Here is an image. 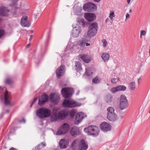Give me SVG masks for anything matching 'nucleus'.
<instances>
[{
  "label": "nucleus",
  "mask_w": 150,
  "mask_h": 150,
  "mask_svg": "<svg viewBox=\"0 0 150 150\" xmlns=\"http://www.w3.org/2000/svg\"><path fill=\"white\" fill-rule=\"evenodd\" d=\"M101 57L104 62H106L109 60L110 55L109 53L105 52L102 54Z\"/></svg>",
  "instance_id": "a878e982"
},
{
  "label": "nucleus",
  "mask_w": 150,
  "mask_h": 150,
  "mask_svg": "<svg viewBox=\"0 0 150 150\" xmlns=\"http://www.w3.org/2000/svg\"><path fill=\"white\" fill-rule=\"evenodd\" d=\"M33 35H31L30 36V38L29 39L30 40H31L33 38Z\"/></svg>",
  "instance_id": "8fccbe9b"
},
{
  "label": "nucleus",
  "mask_w": 150,
  "mask_h": 150,
  "mask_svg": "<svg viewBox=\"0 0 150 150\" xmlns=\"http://www.w3.org/2000/svg\"><path fill=\"white\" fill-rule=\"evenodd\" d=\"M109 20V19L108 18H107L106 20V21H105V22L106 23H107L108 21Z\"/></svg>",
  "instance_id": "052dcab7"
},
{
  "label": "nucleus",
  "mask_w": 150,
  "mask_h": 150,
  "mask_svg": "<svg viewBox=\"0 0 150 150\" xmlns=\"http://www.w3.org/2000/svg\"><path fill=\"white\" fill-rule=\"evenodd\" d=\"M80 58L85 62L88 63L90 62V57L87 54H82L80 55Z\"/></svg>",
  "instance_id": "b1692460"
},
{
  "label": "nucleus",
  "mask_w": 150,
  "mask_h": 150,
  "mask_svg": "<svg viewBox=\"0 0 150 150\" xmlns=\"http://www.w3.org/2000/svg\"><path fill=\"white\" fill-rule=\"evenodd\" d=\"M65 66L64 65H61L57 69L56 71V74L57 78H59L63 75L64 73Z\"/></svg>",
  "instance_id": "1a4fd4ad"
},
{
  "label": "nucleus",
  "mask_w": 150,
  "mask_h": 150,
  "mask_svg": "<svg viewBox=\"0 0 150 150\" xmlns=\"http://www.w3.org/2000/svg\"><path fill=\"white\" fill-rule=\"evenodd\" d=\"M48 96L46 94L44 93L39 98L38 104L40 105H42L46 102L48 99Z\"/></svg>",
  "instance_id": "f8f14e48"
},
{
  "label": "nucleus",
  "mask_w": 150,
  "mask_h": 150,
  "mask_svg": "<svg viewBox=\"0 0 150 150\" xmlns=\"http://www.w3.org/2000/svg\"><path fill=\"white\" fill-rule=\"evenodd\" d=\"M85 44H86V46H89L90 45V44L89 43H86Z\"/></svg>",
  "instance_id": "3c124183"
},
{
  "label": "nucleus",
  "mask_w": 150,
  "mask_h": 150,
  "mask_svg": "<svg viewBox=\"0 0 150 150\" xmlns=\"http://www.w3.org/2000/svg\"><path fill=\"white\" fill-rule=\"evenodd\" d=\"M9 150H17L16 149L13 148V147H12V148H10V149H9Z\"/></svg>",
  "instance_id": "09e8293b"
},
{
  "label": "nucleus",
  "mask_w": 150,
  "mask_h": 150,
  "mask_svg": "<svg viewBox=\"0 0 150 150\" xmlns=\"http://www.w3.org/2000/svg\"><path fill=\"white\" fill-rule=\"evenodd\" d=\"M62 96L65 98H67L71 97L72 95L73 90L69 88H64L62 89L61 91Z\"/></svg>",
  "instance_id": "39448f33"
},
{
  "label": "nucleus",
  "mask_w": 150,
  "mask_h": 150,
  "mask_svg": "<svg viewBox=\"0 0 150 150\" xmlns=\"http://www.w3.org/2000/svg\"><path fill=\"white\" fill-rule=\"evenodd\" d=\"M141 80V78H139L138 79V84H139V82L140 81V80Z\"/></svg>",
  "instance_id": "603ef678"
},
{
  "label": "nucleus",
  "mask_w": 150,
  "mask_h": 150,
  "mask_svg": "<svg viewBox=\"0 0 150 150\" xmlns=\"http://www.w3.org/2000/svg\"><path fill=\"white\" fill-rule=\"evenodd\" d=\"M149 55H150V48L149 49Z\"/></svg>",
  "instance_id": "680f3d73"
},
{
  "label": "nucleus",
  "mask_w": 150,
  "mask_h": 150,
  "mask_svg": "<svg viewBox=\"0 0 150 150\" xmlns=\"http://www.w3.org/2000/svg\"><path fill=\"white\" fill-rule=\"evenodd\" d=\"M84 17L89 21H91L96 19V17L95 15L92 13H86L84 14Z\"/></svg>",
  "instance_id": "ddd939ff"
},
{
  "label": "nucleus",
  "mask_w": 150,
  "mask_h": 150,
  "mask_svg": "<svg viewBox=\"0 0 150 150\" xmlns=\"http://www.w3.org/2000/svg\"><path fill=\"white\" fill-rule=\"evenodd\" d=\"M19 122L21 123H25V119L23 118L22 120H20Z\"/></svg>",
  "instance_id": "de8ad7c7"
},
{
  "label": "nucleus",
  "mask_w": 150,
  "mask_h": 150,
  "mask_svg": "<svg viewBox=\"0 0 150 150\" xmlns=\"http://www.w3.org/2000/svg\"><path fill=\"white\" fill-rule=\"evenodd\" d=\"M100 80L97 77L93 78L92 80L93 82L95 83H99L100 82Z\"/></svg>",
  "instance_id": "4c0bfd02"
},
{
  "label": "nucleus",
  "mask_w": 150,
  "mask_h": 150,
  "mask_svg": "<svg viewBox=\"0 0 150 150\" xmlns=\"http://www.w3.org/2000/svg\"><path fill=\"white\" fill-rule=\"evenodd\" d=\"M37 116L40 118H44L49 117L51 115V111L48 109L41 108L36 111Z\"/></svg>",
  "instance_id": "f257e3e1"
},
{
  "label": "nucleus",
  "mask_w": 150,
  "mask_h": 150,
  "mask_svg": "<svg viewBox=\"0 0 150 150\" xmlns=\"http://www.w3.org/2000/svg\"><path fill=\"white\" fill-rule=\"evenodd\" d=\"M108 111L107 115L115 113L114 108L112 107H109L107 109Z\"/></svg>",
  "instance_id": "473e14b6"
},
{
  "label": "nucleus",
  "mask_w": 150,
  "mask_h": 150,
  "mask_svg": "<svg viewBox=\"0 0 150 150\" xmlns=\"http://www.w3.org/2000/svg\"><path fill=\"white\" fill-rule=\"evenodd\" d=\"M98 29V25L97 23H93L90 24L88 27V31L87 35L89 37H92L94 36L97 33Z\"/></svg>",
  "instance_id": "7ed1b4c3"
},
{
  "label": "nucleus",
  "mask_w": 150,
  "mask_h": 150,
  "mask_svg": "<svg viewBox=\"0 0 150 150\" xmlns=\"http://www.w3.org/2000/svg\"><path fill=\"white\" fill-rule=\"evenodd\" d=\"M9 111L8 110H6V113H8L9 112Z\"/></svg>",
  "instance_id": "13d9d810"
},
{
  "label": "nucleus",
  "mask_w": 150,
  "mask_h": 150,
  "mask_svg": "<svg viewBox=\"0 0 150 150\" xmlns=\"http://www.w3.org/2000/svg\"><path fill=\"white\" fill-rule=\"evenodd\" d=\"M88 41L87 40H85V38H84L82 41L80 42V44L81 46H83L85 45L86 42Z\"/></svg>",
  "instance_id": "58836bf2"
},
{
  "label": "nucleus",
  "mask_w": 150,
  "mask_h": 150,
  "mask_svg": "<svg viewBox=\"0 0 150 150\" xmlns=\"http://www.w3.org/2000/svg\"><path fill=\"white\" fill-rule=\"evenodd\" d=\"M107 119L110 121L114 122L116 121L117 119V115L115 113L107 115Z\"/></svg>",
  "instance_id": "393cba45"
},
{
  "label": "nucleus",
  "mask_w": 150,
  "mask_h": 150,
  "mask_svg": "<svg viewBox=\"0 0 150 150\" xmlns=\"http://www.w3.org/2000/svg\"><path fill=\"white\" fill-rule=\"evenodd\" d=\"M84 118L83 112H80L77 113L76 116L75 123L76 125H78Z\"/></svg>",
  "instance_id": "4468645a"
},
{
  "label": "nucleus",
  "mask_w": 150,
  "mask_h": 150,
  "mask_svg": "<svg viewBox=\"0 0 150 150\" xmlns=\"http://www.w3.org/2000/svg\"><path fill=\"white\" fill-rule=\"evenodd\" d=\"M130 17V16L129 14L128 13H127L126 15V19L125 21L127 20Z\"/></svg>",
  "instance_id": "49530a36"
},
{
  "label": "nucleus",
  "mask_w": 150,
  "mask_h": 150,
  "mask_svg": "<svg viewBox=\"0 0 150 150\" xmlns=\"http://www.w3.org/2000/svg\"><path fill=\"white\" fill-rule=\"evenodd\" d=\"M68 111L66 109L60 111L58 114V118L63 120L68 115Z\"/></svg>",
  "instance_id": "2eb2a0df"
},
{
  "label": "nucleus",
  "mask_w": 150,
  "mask_h": 150,
  "mask_svg": "<svg viewBox=\"0 0 150 150\" xmlns=\"http://www.w3.org/2000/svg\"><path fill=\"white\" fill-rule=\"evenodd\" d=\"M146 32L145 30H142L141 31L140 33V38H142V35L144 36L146 35Z\"/></svg>",
  "instance_id": "37998d69"
},
{
  "label": "nucleus",
  "mask_w": 150,
  "mask_h": 150,
  "mask_svg": "<svg viewBox=\"0 0 150 150\" xmlns=\"http://www.w3.org/2000/svg\"><path fill=\"white\" fill-rule=\"evenodd\" d=\"M59 97L57 94L54 93L51 94L50 96V100L53 103H56L59 99Z\"/></svg>",
  "instance_id": "6ab92c4d"
},
{
  "label": "nucleus",
  "mask_w": 150,
  "mask_h": 150,
  "mask_svg": "<svg viewBox=\"0 0 150 150\" xmlns=\"http://www.w3.org/2000/svg\"><path fill=\"white\" fill-rule=\"evenodd\" d=\"M130 0H127V2L128 3V4H129L130 3Z\"/></svg>",
  "instance_id": "5fc2aeb1"
},
{
  "label": "nucleus",
  "mask_w": 150,
  "mask_h": 150,
  "mask_svg": "<svg viewBox=\"0 0 150 150\" xmlns=\"http://www.w3.org/2000/svg\"><path fill=\"white\" fill-rule=\"evenodd\" d=\"M69 129V125L66 123L63 124L58 129L56 134L57 135H61L67 133Z\"/></svg>",
  "instance_id": "423d86ee"
},
{
  "label": "nucleus",
  "mask_w": 150,
  "mask_h": 150,
  "mask_svg": "<svg viewBox=\"0 0 150 150\" xmlns=\"http://www.w3.org/2000/svg\"><path fill=\"white\" fill-rule=\"evenodd\" d=\"M126 89V87L124 86L120 85L117 86L116 87H114L110 89V91L113 93H115L117 91H125Z\"/></svg>",
  "instance_id": "f3484780"
},
{
  "label": "nucleus",
  "mask_w": 150,
  "mask_h": 150,
  "mask_svg": "<svg viewBox=\"0 0 150 150\" xmlns=\"http://www.w3.org/2000/svg\"><path fill=\"white\" fill-rule=\"evenodd\" d=\"M93 0L96 2H99L100 1V0Z\"/></svg>",
  "instance_id": "4d7b16f0"
},
{
  "label": "nucleus",
  "mask_w": 150,
  "mask_h": 150,
  "mask_svg": "<svg viewBox=\"0 0 150 150\" xmlns=\"http://www.w3.org/2000/svg\"><path fill=\"white\" fill-rule=\"evenodd\" d=\"M86 74L87 76H89L90 75L88 74V72H87V71L86 70Z\"/></svg>",
  "instance_id": "6e6d98bb"
},
{
  "label": "nucleus",
  "mask_w": 150,
  "mask_h": 150,
  "mask_svg": "<svg viewBox=\"0 0 150 150\" xmlns=\"http://www.w3.org/2000/svg\"><path fill=\"white\" fill-rule=\"evenodd\" d=\"M79 24L82 26L83 27H84L85 26V23L84 22V20L81 19L79 21Z\"/></svg>",
  "instance_id": "ea45409f"
},
{
  "label": "nucleus",
  "mask_w": 150,
  "mask_h": 150,
  "mask_svg": "<svg viewBox=\"0 0 150 150\" xmlns=\"http://www.w3.org/2000/svg\"><path fill=\"white\" fill-rule=\"evenodd\" d=\"M149 113H150V111H149Z\"/></svg>",
  "instance_id": "0e129e2a"
},
{
  "label": "nucleus",
  "mask_w": 150,
  "mask_h": 150,
  "mask_svg": "<svg viewBox=\"0 0 150 150\" xmlns=\"http://www.w3.org/2000/svg\"><path fill=\"white\" fill-rule=\"evenodd\" d=\"M10 97L8 95V92L6 90L4 94V103L7 105H11Z\"/></svg>",
  "instance_id": "5701e85b"
},
{
  "label": "nucleus",
  "mask_w": 150,
  "mask_h": 150,
  "mask_svg": "<svg viewBox=\"0 0 150 150\" xmlns=\"http://www.w3.org/2000/svg\"><path fill=\"white\" fill-rule=\"evenodd\" d=\"M75 69L77 72H80L82 69L81 64L79 61L75 62Z\"/></svg>",
  "instance_id": "bb28decb"
},
{
  "label": "nucleus",
  "mask_w": 150,
  "mask_h": 150,
  "mask_svg": "<svg viewBox=\"0 0 150 150\" xmlns=\"http://www.w3.org/2000/svg\"><path fill=\"white\" fill-rule=\"evenodd\" d=\"M31 33H33V30H32V31H31Z\"/></svg>",
  "instance_id": "e2e57ef3"
},
{
  "label": "nucleus",
  "mask_w": 150,
  "mask_h": 150,
  "mask_svg": "<svg viewBox=\"0 0 150 150\" xmlns=\"http://www.w3.org/2000/svg\"><path fill=\"white\" fill-rule=\"evenodd\" d=\"M136 85L135 82L132 81L129 83L128 88L130 90H134L136 88Z\"/></svg>",
  "instance_id": "c85d7f7f"
},
{
  "label": "nucleus",
  "mask_w": 150,
  "mask_h": 150,
  "mask_svg": "<svg viewBox=\"0 0 150 150\" xmlns=\"http://www.w3.org/2000/svg\"><path fill=\"white\" fill-rule=\"evenodd\" d=\"M5 34V31L3 30H0V38L3 36Z\"/></svg>",
  "instance_id": "c03bdc74"
},
{
  "label": "nucleus",
  "mask_w": 150,
  "mask_h": 150,
  "mask_svg": "<svg viewBox=\"0 0 150 150\" xmlns=\"http://www.w3.org/2000/svg\"><path fill=\"white\" fill-rule=\"evenodd\" d=\"M46 146V144L45 142H42L40 144H39L35 147V149H40Z\"/></svg>",
  "instance_id": "2f4dec72"
},
{
  "label": "nucleus",
  "mask_w": 150,
  "mask_h": 150,
  "mask_svg": "<svg viewBox=\"0 0 150 150\" xmlns=\"http://www.w3.org/2000/svg\"><path fill=\"white\" fill-rule=\"evenodd\" d=\"M28 17L26 16H23L21 20V24L23 27H29L30 25V23L28 20Z\"/></svg>",
  "instance_id": "9b49d317"
},
{
  "label": "nucleus",
  "mask_w": 150,
  "mask_h": 150,
  "mask_svg": "<svg viewBox=\"0 0 150 150\" xmlns=\"http://www.w3.org/2000/svg\"><path fill=\"white\" fill-rule=\"evenodd\" d=\"M101 129L104 132L109 131L111 129V125L105 122L102 123L100 125Z\"/></svg>",
  "instance_id": "9d476101"
},
{
  "label": "nucleus",
  "mask_w": 150,
  "mask_h": 150,
  "mask_svg": "<svg viewBox=\"0 0 150 150\" xmlns=\"http://www.w3.org/2000/svg\"><path fill=\"white\" fill-rule=\"evenodd\" d=\"M9 10L6 7L2 6L0 7V15L7 16L8 15Z\"/></svg>",
  "instance_id": "a211bd4d"
},
{
  "label": "nucleus",
  "mask_w": 150,
  "mask_h": 150,
  "mask_svg": "<svg viewBox=\"0 0 150 150\" xmlns=\"http://www.w3.org/2000/svg\"><path fill=\"white\" fill-rule=\"evenodd\" d=\"M81 30L79 27H75L72 30V35L74 37L76 38L78 36Z\"/></svg>",
  "instance_id": "412c9836"
},
{
  "label": "nucleus",
  "mask_w": 150,
  "mask_h": 150,
  "mask_svg": "<svg viewBox=\"0 0 150 150\" xmlns=\"http://www.w3.org/2000/svg\"><path fill=\"white\" fill-rule=\"evenodd\" d=\"M119 78L117 77L112 78L111 79V82L112 83L115 84L118 81Z\"/></svg>",
  "instance_id": "e433bc0d"
},
{
  "label": "nucleus",
  "mask_w": 150,
  "mask_h": 150,
  "mask_svg": "<svg viewBox=\"0 0 150 150\" xmlns=\"http://www.w3.org/2000/svg\"><path fill=\"white\" fill-rule=\"evenodd\" d=\"M102 41L103 43V47H105L106 46L107 44V42L106 40L105 39H103Z\"/></svg>",
  "instance_id": "79ce46f5"
},
{
  "label": "nucleus",
  "mask_w": 150,
  "mask_h": 150,
  "mask_svg": "<svg viewBox=\"0 0 150 150\" xmlns=\"http://www.w3.org/2000/svg\"><path fill=\"white\" fill-rule=\"evenodd\" d=\"M75 142L74 141L72 144L71 149L72 150H80L79 145L75 146Z\"/></svg>",
  "instance_id": "f704fd0d"
},
{
  "label": "nucleus",
  "mask_w": 150,
  "mask_h": 150,
  "mask_svg": "<svg viewBox=\"0 0 150 150\" xmlns=\"http://www.w3.org/2000/svg\"><path fill=\"white\" fill-rule=\"evenodd\" d=\"M120 107L121 109H124L128 106V103L126 97L123 95L120 96Z\"/></svg>",
  "instance_id": "0eeeda50"
},
{
  "label": "nucleus",
  "mask_w": 150,
  "mask_h": 150,
  "mask_svg": "<svg viewBox=\"0 0 150 150\" xmlns=\"http://www.w3.org/2000/svg\"><path fill=\"white\" fill-rule=\"evenodd\" d=\"M115 16V15L113 11H110L109 15V17L111 20H112V18Z\"/></svg>",
  "instance_id": "a19ab883"
},
{
  "label": "nucleus",
  "mask_w": 150,
  "mask_h": 150,
  "mask_svg": "<svg viewBox=\"0 0 150 150\" xmlns=\"http://www.w3.org/2000/svg\"><path fill=\"white\" fill-rule=\"evenodd\" d=\"M129 12L130 13H132V9H130L129 10Z\"/></svg>",
  "instance_id": "bf43d9fd"
},
{
  "label": "nucleus",
  "mask_w": 150,
  "mask_h": 150,
  "mask_svg": "<svg viewBox=\"0 0 150 150\" xmlns=\"http://www.w3.org/2000/svg\"><path fill=\"white\" fill-rule=\"evenodd\" d=\"M71 134L73 136L78 135L79 134V128L76 127H74L71 128L70 130Z\"/></svg>",
  "instance_id": "aec40b11"
},
{
  "label": "nucleus",
  "mask_w": 150,
  "mask_h": 150,
  "mask_svg": "<svg viewBox=\"0 0 150 150\" xmlns=\"http://www.w3.org/2000/svg\"><path fill=\"white\" fill-rule=\"evenodd\" d=\"M13 82L14 81L12 78L11 77H8L6 79L5 81V83L6 84L10 85L13 83Z\"/></svg>",
  "instance_id": "7c9ffc66"
},
{
  "label": "nucleus",
  "mask_w": 150,
  "mask_h": 150,
  "mask_svg": "<svg viewBox=\"0 0 150 150\" xmlns=\"http://www.w3.org/2000/svg\"><path fill=\"white\" fill-rule=\"evenodd\" d=\"M84 131L88 134L94 136L98 135L99 132V128L95 125H90L84 129Z\"/></svg>",
  "instance_id": "f03ea898"
},
{
  "label": "nucleus",
  "mask_w": 150,
  "mask_h": 150,
  "mask_svg": "<svg viewBox=\"0 0 150 150\" xmlns=\"http://www.w3.org/2000/svg\"><path fill=\"white\" fill-rule=\"evenodd\" d=\"M76 113V111L74 109L72 110L69 112V114L71 118H73L75 113Z\"/></svg>",
  "instance_id": "c9c22d12"
},
{
  "label": "nucleus",
  "mask_w": 150,
  "mask_h": 150,
  "mask_svg": "<svg viewBox=\"0 0 150 150\" xmlns=\"http://www.w3.org/2000/svg\"><path fill=\"white\" fill-rule=\"evenodd\" d=\"M58 118V116L56 113L52 115L51 117V120L52 122L56 121Z\"/></svg>",
  "instance_id": "72a5a7b5"
},
{
  "label": "nucleus",
  "mask_w": 150,
  "mask_h": 150,
  "mask_svg": "<svg viewBox=\"0 0 150 150\" xmlns=\"http://www.w3.org/2000/svg\"><path fill=\"white\" fill-rule=\"evenodd\" d=\"M62 106L64 107L74 108L81 105L73 100L65 99L63 102Z\"/></svg>",
  "instance_id": "20e7f679"
},
{
  "label": "nucleus",
  "mask_w": 150,
  "mask_h": 150,
  "mask_svg": "<svg viewBox=\"0 0 150 150\" xmlns=\"http://www.w3.org/2000/svg\"><path fill=\"white\" fill-rule=\"evenodd\" d=\"M78 145L80 150H86L88 147L87 143L83 139H81Z\"/></svg>",
  "instance_id": "dca6fc26"
},
{
  "label": "nucleus",
  "mask_w": 150,
  "mask_h": 150,
  "mask_svg": "<svg viewBox=\"0 0 150 150\" xmlns=\"http://www.w3.org/2000/svg\"><path fill=\"white\" fill-rule=\"evenodd\" d=\"M37 99H38V98H35L34 99L33 101L32 102V103H31V105H30V107H32V106L33 105V104L37 100Z\"/></svg>",
  "instance_id": "a18cd8bd"
},
{
  "label": "nucleus",
  "mask_w": 150,
  "mask_h": 150,
  "mask_svg": "<svg viewBox=\"0 0 150 150\" xmlns=\"http://www.w3.org/2000/svg\"><path fill=\"white\" fill-rule=\"evenodd\" d=\"M18 0H13V3H11L9 4V6L11 7H14V13L15 14H16V11L17 9H18V7H17V2Z\"/></svg>",
  "instance_id": "cd10ccee"
},
{
  "label": "nucleus",
  "mask_w": 150,
  "mask_h": 150,
  "mask_svg": "<svg viewBox=\"0 0 150 150\" xmlns=\"http://www.w3.org/2000/svg\"><path fill=\"white\" fill-rule=\"evenodd\" d=\"M96 8V5L92 3H88L83 6V8L84 10L89 12L95 11Z\"/></svg>",
  "instance_id": "6e6552de"
},
{
  "label": "nucleus",
  "mask_w": 150,
  "mask_h": 150,
  "mask_svg": "<svg viewBox=\"0 0 150 150\" xmlns=\"http://www.w3.org/2000/svg\"><path fill=\"white\" fill-rule=\"evenodd\" d=\"M59 146L62 149H64L68 146V142L64 139H61L59 142Z\"/></svg>",
  "instance_id": "4be33fe9"
},
{
  "label": "nucleus",
  "mask_w": 150,
  "mask_h": 150,
  "mask_svg": "<svg viewBox=\"0 0 150 150\" xmlns=\"http://www.w3.org/2000/svg\"><path fill=\"white\" fill-rule=\"evenodd\" d=\"M112 96L110 94H108L105 97V101L106 103H110L112 102Z\"/></svg>",
  "instance_id": "c756f323"
},
{
  "label": "nucleus",
  "mask_w": 150,
  "mask_h": 150,
  "mask_svg": "<svg viewBox=\"0 0 150 150\" xmlns=\"http://www.w3.org/2000/svg\"><path fill=\"white\" fill-rule=\"evenodd\" d=\"M30 44H28L26 46V48H28L29 47V46H30Z\"/></svg>",
  "instance_id": "864d4df0"
}]
</instances>
